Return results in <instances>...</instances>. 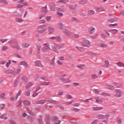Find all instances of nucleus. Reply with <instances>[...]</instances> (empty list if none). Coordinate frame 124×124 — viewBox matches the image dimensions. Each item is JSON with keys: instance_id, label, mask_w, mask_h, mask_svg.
Instances as JSON below:
<instances>
[{"instance_id": "obj_41", "label": "nucleus", "mask_w": 124, "mask_h": 124, "mask_svg": "<svg viewBox=\"0 0 124 124\" xmlns=\"http://www.w3.org/2000/svg\"><path fill=\"white\" fill-rule=\"evenodd\" d=\"M65 97L67 99H73V97L70 94H66Z\"/></svg>"}, {"instance_id": "obj_58", "label": "nucleus", "mask_w": 124, "mask_h": 124, "mask_svg": "<svg viewBox=\"0 0 124 124\" xmlns=\"http://www.w3.org/2000/svg\"><path fill=\"white\" fill-rule=\"evenodd\" d=\"M64 93V92L63 91H58V95H62Z\"/></svg>"}, {"instance_id": "obj_32", "label": "nucleus", "mask_w": 124, "mask_h": 124, "mask_svg": "<svg viewBox=\"0 0 124 124\" xmlns=\"http://www.w3.org/2000/svg\"><path fill=\"white\" fill-rule=\"evenodd\" d=\"M105 9L103 8H97L96 9V12L99 13V12H102V11H104Z\"/></svg>"}, {"instance_id": "obj_7", "label": "nucleus", "mask_w": 124, "mask_h": 124, "mask_svg": "<svg viewBox=\"0 0 124 124\" xmlns=\"http://www.w3.org/2000/svg\"><path fill=\"white\" fill-rule=\"evenodd\" d=\"M95 31V28L93 27H90L88 29V32L90 34H93Z\"/></svg>"}, {"instance_id": "obj_28", "label": "nucleus", "mask_w": 124, "mask_h": 124, "mask_svg": "<svg viewBox=\"0 0 124 124\" xmlns=\"http://www.w3.org/2000/svg\"><path fill=\"white\" fill-rule=\"evenodd\" d=\"M103 107H96L93 108V111H98V110H102Z\"/></svg>"}, {"instance_id": "obj_43", "label": "nucleus", "mask_w": 124, "mask_h": 124, "mask_svg": "<svg viewBox=\"0 0 124 124\" xmlns=\"http://www.w3.org/2000/svg\"><path fill=\"white\" fill-rule=\"evenodd\" d=\"M76 48L78 51H80V52H84V47L77 46Z\"/></svg>"}, {"instance_id": "obj_31", "label": "nucleus", "mask_w": 124, "mask_h": 124, "mask_svg": "<svg viewBox=\"0 0 124 124\" xmlns=\"http://www.w3.org/2000/svg\"><path fill=\"white\" fill-rule=\"evenodd\" d=\"M23 103L24 105H26V106H30L31 105V102L28 100H25L23 101Z\"/></svg>"}, {"instance_id": "obj_54", "label": "nucleus", "mask_w": 124, "mask_h": 124, "mask_svg": "<svg viewBox=\"0 0 124 124\" xmlns=\"http://www.w3.org/2000/svg\"><path fill=\"white\" fill-rule=\"evenodd\" d=\"M16 74H20V73H21V72H22V70H21V68H18L16 69Z\"/></svg>"}, {"instance_id": "obj_39", "label": "nucleus", "mask_w": 124, "mask_h": 124, "mask_svg": "<svg viewBox=\"0 0 124 124\" xmlns=\"http://www.w3.org/2000/svg\"><path fill=\"white\" fill-rule=\"evenodd\" d=\"M70 10H76V7L75 5H71L69 6Z\"/></svg>"}, {"instance_id": "obj_12", "label": "nucleus", "mask_w": 124, "mask_h": 124, "mask_svg": "<svg viewBox=\"0 0 124 124\" xmlns=\"http://www.w3.org/2000/svg\"><path fill=\"white\" fill-rule=\"evenodd\" d=\"M50 10L51 11H55L56 10V4L54 3H51L50 4Z\"/></svg>"}, {"instance_id": "obj_10", "label": "nucleus", "mask_w": 124, "mask_h": 124, "mask_svg": "<svg viewBox=\"0 0 124 124\" xmlns=\"http://www.w3.org/2000/svg\"><path fill=\"white\" fill-rule=\"evenodd\" d=\"M56 59L53 58L50 62L49 65L50 66H56Z\"/></svg>"}, {"instance_id": "obj_6", "label": "nucleus", "mask_w": 124, "mask_h": 124, "mask_svg": "<svg viewBox=\"0 0 124 124\" xmlns=\"http://www.w3.org/2000/svg\"><path fill=\"white\" fill-rule=\"evenodd\" d=\"M61 80L63 83H66L67 84H70L71 83V79L68 78H61Z\"/></svg>"}, {"instance_id": "obj_46", "label": "nucleus", "mask_w": 124, "mask_h": 124, "mask_svg": "<svg viewBox=\"0 0 124 124\" xmlns=\"http://www.w3.org/2000/svg\"><path fill=\"white\" fill-rule=\"evenodd\" d=\"M0 3H3V4L7 5V4H8V2H7L6 0H0Z\"/></svg>"}, {"instance_id": "obj_35", "label": "nucleus", "mask_w": 124, "mask_h": 124, "mask_svg": "<svg viewBox=\"0 0 124 124\" xmlns=\"http://www.w3.org/2000/svg\"><path fill=\"white\" fill-rule=\"evenodd\" d=\"M91 78L93 80H95V79H97V76L94 74H92L91 75Z\"/></svg>"}, {"instance_id": "obj_44", "label": "nucleus", "mask_w": 124, "mask_h": 124, "mask_svg": "<svg viewBox=\"0 0 124 124\" xmlns=\"http://www.w3.org/2000/svg\"><path fill=\"white\" fill-rule=\"evenodd\" d=\"M0 99H5V93H2L0 94Z\"/></svg>"}, {"instance_id": "obj_9", "label": "nucleus", "mask_w": 124, "mask_h": 124, "mask_svg": "<svg viewBox=\"0 0 124 124\" xmlns=\"http://www.w3.org/2000/svg\"><path fill=\"white\" fill-rule=\"evenodd\" d=\"M63 32L66 35V36H70V35H71V32L67 29L63 30Z\"/></svg>"}, {"instance_id": "obj_61", "label": "nucleus", "mask_w": 124, "mask_h": 124, "mask_svg": "<svg viewBox=\"0 0 124 124\" xmlns=\"http://www.w3.org/2000/svg\"><path fill=\"white\" fill-rule=\"evenodd\" d=\"M117 122L118 123V124H122V119H121V118H120V117H118V118H117Z\"/></svg>"}, {"instance_id": "obj_5", "label": "nucleus", "mask_w": 124, "mask_h": 124, "mask_svg": "<svg viewBox=\"0 0 124 124\" xmlns=\"http://www.w3.org/2000/svg\"><path fill=\"white\" fill-rule=\"evenodd\" d=\"M116 94L114 95L115 97H121L123 93L122 90L117 89L115 91Z\"/></svg>"}, {"instance_id": "obj_14", "label": "nucleus", "mask_w": 124, "mask_h": 124, "mask_svg": "<svg viewBox=\"0 0 124 124\" xmlns=\"http://www.w3.org/2000/svg\"><path fill=\"white\" fill-rule=\"evenodd\" d=\"M98 46L100 48H107L108 47V46L107 45V44L104 43H100L98 45Z\"/></svg>"}, {"instance_id": "obj_23", "label": "nucleus", "mask_w": 124, "mask_h": 124, "mask_svg": "<svg viewBox=\"0 0 124 124\" xmlns=\"http://www.w3.org/2000/svg\"><path fill=\"white\" fill-rule=\"evenodd\" d=\"M116 64L117 66H119L120 67H124V62H116Z\"/></svg>"}, {"instance_id": "obj_11", "label": "nucleus", "mask_w": 124, "mask_h": 124, "mask_svg": "<svg viewBox=\"0 0 124 124\" xmlns=\"http://www.w3.org/2000/svg\"><path fill=\"white\" fill-rule=\"evenodd\" d=\"M53 120L54 121L55 124H61V121L59 120V118L57 116H54L53 117Z\"/></svg>"}, {"instance_id": "obj_60", "label": "nucleus", "mask_w": 124, "mask_h": 124, "mask_svg": "<svg viewBox=\"0 0 124 124\" xmlns=\"http://www.w3.org/2000/svg\"><path fill=\"white\" fill-rule=\"evenodd\" d=\"M93 98H90L89 99H87L84 100H83L84 102H85V103H87L88 102H89V100H93Z\"/></svg>"}, {"instance_id": "obj_48", "label": "nucleus", "mask_w": 124, "mask_h": 124, "mask_svg": "<svg viewBox=\"0 0 124 124\" xmlns=\"http://www.w3.org/2000/svg\"><path fill=\"white\" fill-rule=\"evenodd\" d=\"M87 3V1L86 0H80L79 1V4H85Z\"/></svg>"}, {"instance_id": "obj_4", "label": "nucleus", "mask_w": 124, "mask_h": 124, "mask_svg": "<svg viewBox=\"0 0 124 124\" xmlns=\"http://www.w3.org/2000/svg\"><path fill=\"white\" fill-rule=\"evenodd\" d=\"M62 46L55 44L52 49L54 52H55V53H59V50H60V49H62Z\"/></svg>"}, {"instance_id": "obj_26", "label": "nucleus", "mask_w": 124, "mask_h": 124, "mask_svg": "<svg viewBox=\"0 0 124 124\" xmlns=\"http://www.w3.org/2000/svg\"><path fill=\"white\" fill-rule=\"evenodd\" d=\"M1 120H7V114L5 113L0 117Z\"/></svg>"}, {"instance_id": "obj_53", "label": "nucleus", "mask_w": 124, "mask_h": 124, "mask_svg": "<svg viewBox=\"0 0 124 124\" xmlns=\"http://www.w3.org/2000/svg\"><path fill=\"white\" fill-rule=\"evenodd\" d=\"M56 63L58 64V65H62V64H63V62H62L61 61V60H58L56 62Z\"/></svg>"}, {"instance_id": "obj_18", "label": "nucleus", "mask_w": 124, "mask_h": 124, "mask_svg": "<svg viewBox=\"0 0 124 124\" xmlns=\"http://www.w3.org/2000/svg\"><path fill=\"white\" fill-rule=\"evenodd\" d=\"M11 47H12V48H16V49L18 50V51L21 50V47H20V46H19L17 45L12 44V45H11Z\"/></svg>"}, {"instance_id": "obj_16", "label": "nucleus", "mask_w": 124, "mask_h": 124, "mask_svg": "<svg viewBox=\"0 0 124 124\" xmlns=\"http://www.w3.org/2000/svg\"><path fill=\"white\" fill-rule=\"evenodd\" d=\"M57 28L59 30H63V24L62 23L59 22L57 24Z\"/></svg>"}, {"instance_id": "obj_40", "label": "nucleus", "mask_w": 124, "mask_h": 124, "mask_svg": "<svg viewBox=\"0 0 124 124\" xmlns=\"http://www.w3.org/2000/svg\"><path fill=\"white\" fill-rule=\"evenodd\" d=\"M96 118L97 119H98L99 120H104L103 119V114H99L96 116Z\"/></svg>"}, {"instance_id": "obj_55", "label": "nucleus", "mask_w": 124, "mask_h": 124, "mask_svg": "<svg viewBox=\"0 0 124 124\" xmlns=\"http://www.w3.org/2000/svg\"><path fill=\"white\" fill-rule=\"evenodd\" d=\"M108 89H109L110 90H114V89H115V87L112 85H109L108 86Z\"/></svg>"}, {"instance_id": "obj_42", "label": "nucleus", "mask_w": 124, "mask_h": 124, "mask_svg": "<svg viewBox=\"0 0 124 124\" xmlns=\"http://www.w3.org/2000/svg\"><path fill=\"white\" fill-rule=\"evenodd\" d=\"M21 93H22V91L20 90L19 91H18V92L17 93L16 96V100H17V99H18V97H19V96L21 95Z\"/></svg>"}, {"instance_id": "obj_21", "label": "nucleus", "mask_w": 124, "mask_h": 124, "mask_svg": "<svg viewBox=\"0 0 124 124\" xmlns=\"http://www.w3.org/2000/svg\"><path fill=\"white\" fill-rule=\"evenodd\" d=\"M94 14H95V11H94V10H91L87 12V15L88 16L93 15Z\"/></svg>"}, {"instance_id": "obj_56", "label": "nucleus", "mask_w": 124, "mask_h": 124, "mask_svg": "<svg viewBox=\"0 0 124 124\" xmlns=\"http://www.w3.org/2000/svg\"><path fill=\"white\" fill-rule=\"evenodd\" d=\"M25 95L26 96H30L31 95V91H27L25 92Z\"/></svg>"}, {"instance_id": "obj_38", "label": "nucleus", "mask_w": 124, "mask_h": 124, "mask_svg": "<svg viewBox=\"0 0 124 124\" xmlns=\"http://www.w3.org/2000/svg\"><path fill=\"white\" fill-rule=\"evenodd\" d=\"M118 31L117 29H112L109 30V32H111L113 33V34H115L117 33V32H118Z\"/></svg>"}, {"instance_id": "obj_20", "label": "nucleus", "mask_w": 124, "mask_h": 124, "mask_svg": "<svg viewBox=\"0 0 124 124\" xmlns=\"http://www.w3.org/2000/svg\"><path fill=\"white\" fill-rule=\"evenodd\" d=\"M46 102L45 100H41L39 101H37L35 103L36 104H44Z\"/></svg>"}, {"instance_id": "obj_49", "label": "nucleus", "mask_w": 124, "mask_h": 124, "mask_svg": "<svg viewBox=\"0 0 124 124\" xmlns=\"http://www.w3.org/2000/svg\"><path fill=\"white\" fill-rule=\"evenodd\" d=\"M78 68H80V69H84V67H85V64H80L77 65Z\"/></svg>"}, {"instance_id": "obj_59", "label": "nucleus", "mask_w": 124, "mask_h": 124, "mask_svg": "<svg viewBox=\"0 0 124 124\" xmlns=\"http://www.w3.org/2000/svg\"><path fill=\"white\" fill-rule=\"evenodd\" d=\"M8 49V46H3L2 48V51H6V50Z\"/></svg>"}, {"instance_id": "obj_15", "label": "nucleus", "mask_w": 124, "mask_h": 124, "mask_svg": "<svg viewBox=\"0 0 124 124\" xmlns=\"http://www.w3.org/2000/svg\"><path fill=\"white\" fill-rule=\"evenodd\" d=\"M47 101L48 102H50L51 103H53L54 104H59V101H55V100H53V99H51V98H48L47 99Z\"/></svg>"}, {"instance_id": "obj_24", "label": "nucleus", "mask_w": 124, "mask_h": 124, "mask_svg": "<svg viewBox=\"0 0 124 124\" xmlns=\"http://www.w3.org/2000/svg\"><path fill=\"white\" fill-rule=\"evenodd\" d=\"M16 23H23V22H24V19L22 18L17 17L16 18Z\"/></svg>"}, {"instance_id": "obj_33", "label": "nucleus", "mask_w": 124, "mask_h": 124, "mask_svg": "<svg viewBox=\"0 0 124 124\" xmlns=\"http://www.w3.org/2000/svg\"><path fill=\"white\" fill-rule=\"evenodd\" d=\"M22 80L23 81V83H24V84H27L28 82V78L26 77H22Z\"/></svg>"}, {"instance_id": "obj_36", "label": "nucleus", "mask_w": 124, "mask_h": 124, "mask_svg": "<svg viewBox=\"0 0 124 124\" xmlns=\"http://www.w3.org/2000/svg\"><path fill=\"white\" fill-rule=\"evenodd\" d=\"M57 2H62L63 3H66L68 2L69 0H56Z\"/></svg>"}, {"instance_id": "obj_37", "label": "nucleus", "mask_w": 124, "mask_h": 124, "mask_svg": "<svg viewBox=\"0 0 124 124\" xmlns=\"http://www.w3.org/2000/svg\"><path fill=\"white\" fill-rule=\"evenodd\" d=\"M71 110L73 112H80V109L76 108H72Z\"/></svg>"}, {"instance_id": "obj_1", "label": "nucleus", "mask_w": 124, "mask_h": 124, "mask_svg": "<svg viewBox=\"0 0 124 124\" xmlns=\"http://www.w3.org/2000/svg\"><path fill=\"white\" fill-rule=\"evenodd\" d=\"M44 47L42 48V51L43 53H50V44L49 43H45L43 44Z\"/></svg>"}, {"instance_id": "obj_2", "label": "nucleus", "mask_w": 124, "mask_h": 124, "mask_svg": "<svg viewBox=\"0 0 124 124\" xmlns=\"http://www.w3.org/2000/svg\"><path fill=\"white\" fill-rule=\"evenodd\" d=\"M81 45L83 47H90L91 45V42L87 39H84L81 43Z\"/></svg>"}, {"instance_id": "obj_19", "label": "nucleus", "mask_w": 124, "mask_h": 124, "mask_svg": "<svg viewBox=\"0 0 124 124\" xmlns=\"http://www.w3.org/2000/svg\"><path fill=\"white\" fill-rule=\"evenodd\" d=\"M31 86H33V83H32L31 82H30L26 86L25 89L26 90H29V89H30Z\"/></svg>"}, {"instance_id": "obj_50", "label": "nucleus", "mask_w": 124, "mask_h": 124, "mask_svg": "<svg viewBox=\"0 0 124 124\" xmlns=\"http://www.w3.org/2000/svg\"><path fill=\"white\" fill-rule=\"evenodd\" d=\"M27 113H29V114H30L31 116H33V115H35V113L32 112L29 109H27Z\"/></svg>"}, {"instance_id": "obj_51", "label": "nucleus", "mask_w": 124, "mask_h": 124, "mask_svg": "<svg viewBox=\"0 0 124 124\" xmlns=\"http://www.w3.org/2000/svg\"><path fill=\"white\" fill-rule=\"evenodd\" d=\"M103 117L104 120V119H106V120H108V118H109V117H110V115H109V114L103 115Z\"/></svg>"}, {"instance_id": "obj_47", "label": "nucleus", "mask_w": 124, "mask_h": 124, "mask_svg": "<svg viewBox=\"0 0 124 124\" xmlns=\"http://www.w3.org/2000/svg\"><path fill=\"white\" fill-rule=\"evenodd\" d=\"M16 8H23L24 7V5L21 4H17L16 5Z\"/></svg>"}, {"instance_id": "obj_62", "label": "nucleus", "mask_w": 124, "mask_h": 124, "mask_svg": "<svg viewBox=\"0 0 124 124\" xmlns=\"http://www.w3.org/2000/svg\"><path fill=\"white\" fill-rule=\"evenodd\" d=\"M117 26H118V24L115 23V24H109L108 25V27L109 28H112V27H117Z\"/></svg>"}, {"instance_id": "obj_22", "label": "nucleus", "mask_w": 124, "mask_h": 124, "mask_svg": "<svg viewBox=\"0 0 124 124\" xmlns=\"http://www.w3.org/2000/svg\"><path fill=\"white\" fill-rule=\"evenodd\" d=\"M41 12H42V13H43V14H46V13L47 12V8H46V7H42L41 9Z\"/></svg>"}, {"instance_id": "obj_3", "label": "nucleus", "mask_w": 124, "mask_h": 124, "mask_svg": "<svg viewBox=\"0 0 124 124\" xmlns=\"http://www.w3.org/2000/svg\"><path fill=\"white\" fill-rule=\"evenodd\" d=\"M41 28H42V27L40 26L38 27V29L37 30L38 33H40L41 34H42V33H44V32H45L48 30V28H47V27H45V25L43 26V28L42 29H41Z\"/></svg>"}, {"instance_id": "obj_25", "label": "nucleus", "mask_w": 124, "mask_h": 124, "mask_svg": "<svg viewBox=\"0 0 124 124\" xmlns=\"http://www.w3.org/2000/svg\"><path fill=\"white\" fill-rule=\"evenodd\" d=\"M118 18H110L108 20V22H109V23H115V22H117Z\"/></svg>"}, {"instance_id": "obj_45", "label": "nucleus", "mask_w": 124, "mask_h": 124, "mask_svg": "<svg viewBox=\"0 0 124 124\" xmlns=\"http://www.w3.org/2000/svg\"><path fill=\"white\" fill-rule=\"evenodd\" d=\"M19 12L20 14H19V16H22L23 15V14L24 12H25V9L24 8H21L19 9Z\"/></svg>"}, {"instance_id": "obj_30", "label": "nucleus", "mask_w": 124, "mask_h": 124, "mask_svg": "<svg viewBox=\"0 0 124 124\" xmlns=\"http://www.w3.org/2000/svg\"><path fill=\"white\" fill-rule=\"evenodd\" d=\"M109 61L108 60H106L105 61V64H104V67H109Z\"/></svg>"}, {"instance_id": "obj_8", "label": "nucleus", "mask_w": 124, "mask_h": 124, "mask_svg": "<svg viewBox=\"0 0 124 124\" xmlns=\"http://www.w3.org/2000/svg\"><path fill=\"white\" fill-rule=\"evenodd\" d=\"M19 65L25 66L26 68H28L29 67V64L26 62V61H21L19 62Z\"/></svg>"}, {"instance_id": "obj_57", "label": "nucleus", "mask_w": 124, "mask_h": 124, "mask_svg": "<svg viewBox=\"0 0 124 124\" xmlns=\"http://www.w3.org/2000/svg\"><path fill=\"white\" fill-rule=\"evenodd\" d=\"M14 15L15 16H20V14H19V12H18V11H15L13 13Z\"/></svg>"}, {"instance_id": "obj_63", "label": "nucleus", "mask_w": 124, "mask_h": 124, "mask_svg": "<svg viewBox=\"0 0 124 124\" xmlns=\"http://www.w3.org/2000/svg\"><path fill=\"white\" fill-rule=\"evenodd\" d=\"M56 40L58 42L62 41V38L59 36H56Z\"/></svg>"}, {"instance_id": "obj_64", "label": "nucleus", "mask_w": 124, "mask_h": 124, "mask_svg": "<svg viewBox=\"0 0 124 124\" xmlns=\"http://www.w3.org/2000/svg\"><path fill=\"white\" fill-rule=\"evenodd\" d=\"M6 41H7V39H0V42L2 43H4V42H6Z\"/></svg>"}, {"instance_id": "obj_29", "label": "nucleus", "mask_w": 124, "mask_h": 124, "mask_svg": "<svg viewBox=\"0 0 124 124\" xmlns=\"http://www.w3.org/2000/svg\"><path fill=\"white\" fill-rule=\"evenodd\" d=\"M89 54L91 56H94V57L97 56L98 54H97L96 52L94 51H90L89 52Z\"/></svg>"}, {"instance_id": "obj_34", "label": "nucleus", "mask_w": 124, "mask_h": 124, "mask_svg": "<svg viewBox=\"0 0 124 124\" xmlns=\"http://www.w3.org/2000/svg\"><path fill=\"white\" fill-rule=\"evenodd\" d=\"M41 47H42L41 45H38L37 46V49L38 54H40V50H41Z\"/></svg>"}, {"instance_id": "obj_13", "label": "nucleus", "mask_w": 124, "mask_h": 124, "mask_svg": "<svg viewBox=\"0 0 124 124\" xmlns=\"http://www.w3.org/2000/svg\"><path fill=\"white\" fill-rule=\"evenodd\" d=\"M44 17V15H42L39 17V23L40 24H45L46 23V20L44 19H41Z\"/></svg>"}, {"instance_id": "obj_52", "label": "nucleus", "mask_w": 124, "mask_h": 124, "mask_svg": "<svg viewBox=\"0 0 124 124\" xmlns=\"http://www.w3.org/2000/svg\"><path fill=\"white\" fill-rule=\"evenodd\" d=\"M51 19H52V16H46V20L47 22H50Z\"/></svg>"}, {"instance_id": "obj_17", "label": "nucleus", "mask_w": 124, "mask_h": 124, "mask_svg": "<svg viewBox=\"0 0 124 124\" xmlns=\"http://www.w3.org/2000/svg\"><path fill=\"white\" fill-rule=\"evenodd\" d=\"M48 31L49 34H51V33H52V32H54L55 31V29L53 28L52 26H49L48 28Z\"/></svg>"}, {"instance_id": "obj_27", "label": "nucleus", "mask_w": 124, "mask_h": 124, "mask_svg": "<svg viewBox=\"0 0 124 124\" xmlns=\"http://www.w3.org/2000/svg\"><path fill=\"white\" fill-rule=\"evenodd\" d=\"M35 66H42V64L41 63V62L39 61H37L35 62Z\"/></svg>"}]
</instances>
